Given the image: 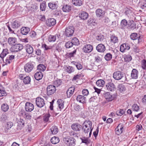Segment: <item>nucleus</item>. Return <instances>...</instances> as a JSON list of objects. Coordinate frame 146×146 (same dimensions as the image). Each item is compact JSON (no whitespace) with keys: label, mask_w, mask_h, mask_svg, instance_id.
<instances>
[{"label":"nucleus","mask_w":146,"mask_h":146,"mask_svg":"<svg viewBox=\"0 0 146 146\" xmlns=\"http://www.w3.org/2000/svg\"><path fill=\"white\" fill-rule=\"evenodd\" d=\"M92 122L89 120L84 121L82 125V130L85 133H88L89 132V135L92 134Z\"/></svg>","instance_id":"nucleus-1"},{"label":"nucleus","mask_w":146,"mask_h":146,"mask_svg":"<svg viewBox=\"0 0 146 146\" xmlns=\"http://www.w3.org/2000/svg\"><path fill=\"white\" fill-rule=\"evenodd\" d=\"M76 140L73 138H70V137H64L63 139V143L66 146H75L76 145Z\"/></svg>","instance_id":"nucleus-2"},{"label":"nucleus","mask_w":146,"mask_h":146,"mask_svg":"<svg viewBox=\"0 0 146 146\" xmlns=\"http://www.w3.org/2000/svg\"><path fill=\"white\" fill-rule=\"evenodd\" d=\"M47 94L48 96H50L53 94L56 91L55 86L52 85L48 86L46 89Z\"/></svg>","instance_id":"nucleus-3"},{"label":"nucleus","mask_w":146,"mask_h":146,"mask_svg":"<svg viewBox=\"0 0 146 146\" xmlns=\"http://www.w3.org/2000/svg\"><path fill=\"white\" fill-rule=\"evenodd\" d=\"M19 114L20 116L23 117L25 119L30 120L31 118V114L26 112L24 110L22 109L19 112Z\"/></svg>","instance_id":"nucleus-4"},{"label":"nucleus","mask_w":146,"mask_h":146,"mask_svg":"<svg viewBox=\"0 0 146 146\" xmlns=\"http://www.w3.org/2000/svg\"><path fill=\"white\" fill-rule=\"evenodd\" d=\"M36 103L37 107L42 108L45 105V102L42 98L38 97L36 98Z\"/></svg>","instance_id":"nucleus-5"},{"label":"nucleus","mask_w":146,"mask_h":146,"mask_svg":"<svg viewBox=\"0 0 146 146\" xmlns=\"http://www.w3.org/2000/svg\"><path fill=\"white\" fill-rule=\"evenodd\" d=\"M74 28L73 27H67L65 31V34L67 36H72L74 32Z\"/></svg>","instance_id":"nucleus-6"},{"label":"nucleus","mask_w":146,"mask_h":146,"mask_svg":"<svg viewBox=\"0 0 146 146\" xmlns=\"http://www.w3.org/2000/svg\"><path fill=\"white\" fill-rule=\"evenodd\" d=\"M79 44V40L76 37L74 38L72 40V41H68L67 42L65 46H78Z\"/></svg>","instance_id":"nucleus-7"},{"label":"nucleus","mask_w":146,"mask_h":146,"mask_svg":"<svg viewBox=\"0 0 146 146\" xmlns=\"http://www.w3.org/2000/svg\"><path fill=\"white\" fill-rule=\"evenodd\" d=\"M34 66L32 63L29 62L26 64L24 66L25 71L27 72H29L32 70Z\"/></svg>","instance_id":"nucleus-8"},{"label":"nucleus","mask_w":146,"mask_h":146,"mask_svg":"<svg viewBox=\"0 0 146 146\" xmlns=\"http://www.w3.org/2000/svg\"><path fill=\"white\" fill-rule=\"evenodd\" d=\"M123 74L120 71L115 72L113 75V78L116 80H120L123 77Z\"/></svg>","instance_id":"nucleus-9"},{"label":"nucleus","mask_w":146,"mask_h":146,"mask_svg":"<svg viewBox=\"0 0 146 146\" xmlns=\"http://www.w3.org/2000/svg\"><path fill=\"white\" fill-rule=\"evenodd\" d=\"M34 108V106L32 103L29 102L26 103L25 109L26 111L31 112L33 110Z\"/></svg>","instance_id":"nucleus-10"},{"label":"nucleus","mask_w":146,"mask_h":146,"mask_svg":"<svg viewBox=\"0 0 146 146\" xmlns=\"http://www.w3.org/2000/svg\"><path fill=\"white\" fill-rule=\"evenodd\" d=\"M124 125L122 124H119L115 129L116 134L119 135L121 133L123 130Z\"/></svg>","instance_id":"nucleus-11"},{"label":"nucleus","mask_w":146,"mask_h":146,"mask_svg":"<svg viewBox=\"0 0 146 146\" xmlns=\"http://www.w3.org/2000/svg\"><path fill=\"white\" fill-rule=\"evenodd\" d=\"M106 87L107 90L110 91H113L116 89L115 85L112 82H109L106 85Z\"/></svg>","instance_id":"nucleus-12"},{"label":"nucleus","mask_w":146,"mask_h":146,"mask_svg":"<svg viewBox=\"0 0 146 146\" xmlns=\"http://www.w3.org/2000/svg\"><path fill=\"white\" fill-rule=\"evenodd\" d=\"M56 23V20L54 18H50L46 21V24L47 26L51 27L54 25Z\"/></svg>","instance_id":"nucleus-13"},{"label":"nucleus","mask_w":146,"mask_h":146,"mask_svg":"<svg viewBox=\"0 0 146 146\" xmlns=\"http://www.w3.org/2000/svg\"><path fill=\"white\" fill-rule=\"evenodd\" d=\"M8 42L11 46H15L16 45H19L17 42L16 39L15 38L9 37L8 39Z\"/></svg>","instance_id":"nucleus-14"},{"label":"nucleus","mask_w":146,"mask_h":146,"mask_svg":"<svg viewBox=\"0 0 146 146\" xmlns=\"http://www.w3.org/2000/svg\"><path fill=\"white\" fill-rule=\"evenodd\" d=\"M58 5V1L52 2L48 3V6L50 9L54 10L56 9Z\"/></svg>","instance_id":"nucleus-15"},{"label":"nucleus","mask_w":146,"mask_h":146,"mask_svg":"<svg viewBox=\"0 0 146 146\" xmlns=\"http://www.w3.org/2000/svg\"><path fill=\"white\" fill-rule=\"evenodd\" d=\"M104 96L106 99L108 101H111L114 99V97L109 92H105L104 93Z\"/></svg>","instance_id":"nucleus-16"},{"label":"nucleus","mask_w":146,"mask_h":146,"mask_svg":"<svg viewBox=\"0 0 146 146\" xmlns=\"http://www.w3.org/2000/svg\"><path fill=\"white\" fill-rule=\"evenodd\" d=\"M72 129L76 131H79L82 128V126L78 123H73L71 125Z\"/></svg>","instance_id":"nucleus-17"},{"label":"nucleus","mask_w":146,"mask_h":146,"mask_svg":"<svg viewBox=\"0 0 146 146\" xmlns=\"http://www.w3.org/2000/svg\"><path fill=\"white\" fill-rule=\"evenodd\" d=\"M86 98L84 96L79 95L77 96L76 100L79 102L84 104L86 102Z\"/></svg>","instance_id":"nucleus-18"},{"label":"nucleus","mask_w":146,"mask_h":146,"mask_svg":"<svg viewBox=\"0 0 146 146\" xmlns=\"http://www.w3.org/2000/svg\"><path fill=\"white\" fill-rule=\"evenodd\" d=\"M138 74L137 70L135 69H133L131 73V77L133 79H136L138 78Z\"/></svg>","instance_id":"nucleus-19"},{"label":"nucleus","mask_w":146,"mask_h":146,"mask_svg":"<svg viewBox=\"0 0 146 146\" xmlns=\"http://www.w3.org/2000/svg\"><path fill=\"white\" fill-rule=\"evenodd\" d=\"M74 87H71L68 88L67 91V95L68 98H70L73 95L74 90Z\"/></svg>","instance_id":"nucleus-20"},{"label":"nucleus","mask_w":146,"mask_h":146,"mask_svg":"<svg viewBox=\"0 0 146 146\" xmlns=\"http://www.w3.org/2000/svg\"><path fill=\"white\" fill-rule=\"evenodd\" d=\"M23 46H12L10 50L12 52H18L21 50Z\"/></svg>","instance_id":"nucleus-21"},{"label":"nucleus","mask_w":146,"mask_h":146,"mask_svg":"<svg viewBox=\"0 0 146 146\" xmlns=\"http://www.w3.org/2000/svg\"><path fill=\"white\" fill-rule=\"evenodd\" d=\"M131 38L133 40H137L138 42H139L140 39V36L137 33H132L130 35Z\"/></svg>","instance_id":"nucleus-22"},{"label":"nucleus","mask_w":146,"mask_h":146,"mask_svg":"<svg viewBox=\"0 0 146 146\" xmlns=\"http://www.w3.org/2000/svg\"><path fill=\"white\" fill-rule=\"evenodd\" d=\"M79 16L82 19L85 20L88 18V15L87 13L82 12L79 14Z\"/></svg>","instance_id":"nucleus-23"},{"label":"nucleus","mask_w":146,"mask_h":146,"mask_svg":"<svg viewBox=\"0 0 146 146\" xmlns=\"http://www.w3.org/2000/svg\"><path fill=\"white\" fill-rule=\"evenodd\" d=\"M7 95L5 88L2 85H0V97L5 96Z\"/></svg>","instance_id":"nucleus-24"},{"label":"nucleus","mask_w":146,"mask_h":146,"mask_svg":"<svg viewBox=\"0 0 146 146\" xmlns=\"http://www.w3.org/2000/svg\"><path fill=\"white\" fill-rule=\"evenodd\" d=\"M93 49V46H84L82 48V50L85 53H89L91 52Z\"/></svg>","instance_id":"nucleus-25"},{"label":"nucleus","mask_w":146,"mask_h":146,"mask_svg":"<svg viewBox=\"0 0 146 146\" xmlns=\"http://www.w3.org/2000/svg\"><path fill=\"white\" fill-rule=\"evenodd\" d=\"M43 77V75L40 72H36L35 75V78L36 80H39L41 79Z\"/></svg>","instance_id":"nucleus-26"},{"label":"nucleus","mask_w":146,"mask_h":146,"mask_svg":"<svg viewBox=\"0 0 146 146\" xmlns=\"http://www.w3.org/2000/svg\"><path fill=\"white\" fill-rule=\"evenodd\" d=\"M72 2L76 6H80L82 5L83 2L81 0H72Z\"/></svg>","instance_id":"nucleus-27"},{"label":"nucleus","mask_w":146,"mask_h":146,"mask_svg":"<svg viewBox=\"0 0 146 146\" xmlns=\"http://www.w3.org/2000/svg\"><path fill=\"white\" fill-rule=\"evenodd\" d=\"M111 42L112 44L117 43L118 40L117 37L114 35H112L111 36Z\"/></svg>","instance_id":"nucleus-28"},{"label":"nucleus","mask_w":146,"mask_h":146,"mask_svg":"<svg viewBox=\"0 0 146 146\" xmlns=\"http://www.w3.org/2000/svg\"><path fill=\"white\" fill-rule=\"evenodd\" d=\"M117 90L121 93H123L125 91L126 88L123 84H120L117 86Z\"/></svg>","instance_id":"nucleus-29"},{"label":"nucleus","mask_w":146,"mask_h":146,"mask_svg":"<svg viewBox=\"0 0 146 146\" xmlns=\"http://www.w3.org/2000/svg\"><path fill=\"white\" fill-rule=\"evenodd\" d=\"M30 29L28 27H23L21 29V33L23 35H26L30 31Z\"/></svg>","instance_id":"nucleus-30"},{"label":"nucleus","mask_w":146,"mask_h":146,"mask_svg":"<svg viewBox=\"0 0 146 146\" xmlns=\"http://www.w3.org/2000/svg\"><path fill=\"white\" fill-rule=\"evenodd\" d=\"M59 37L58 35L55 36L50 35L48 38V40L50 42H54L56 39H58Z\"/></svg>","instance_id":"nucleus-31"},{"label":"nucleus","mask_w":146,"mask_h":146,"mask_svg":"<svg viewBox=\"0 0 146 146\" xmlns=\"http://www.w3.org/2000/svg\"><path fill=\"white\" fill-rule=\"evenodd\" d=\"M71 7L67 5H64L62 8L63 11L64 12H68L71 10Z\"/></svg>","instance_id":"nucleus-32"},{"label":"nucleus","mask_w":146,"mask_h":146,"mask_svg":"<svg viewBox=\"0 0 146 146\" xmlns=\"http://www.w3.org/2000/svg\"><path fill=\"white\" fill-rule=\"evenodd\" d=\"M51 133V134L53 135L56 134L58 132V129L57 127L55 126H52L50 129Z\"/></svg>","instance_id":"nucleus-33"},{"label":"nucleus","mask_w":146,"mask_h":146,"mask_svg":"<svg viewBox=\"0 0 146 146\" xmlns=\"http://www.w3.org/2000/svg\"><path fill=\"white\" fill-rule=\"evenodd\" d=\"M96 15L97 17H100L104 15V13L102 10L101 9H97L96 12Z\"/></svg>","instance_id":"nucleus-34"},{"label":"nucleus","mask_w":146,"mask_h":146,"mask_svg":"<svg viewBox=\"0 0 146 146\" xmlns=\"http://www.w3.org/2000/svg\"><path fill=\"white\" fill-rule=\"evenodd\" d=\"M81 139L82 143H84L87 145L90 144L91 141L88 138L84 137L81 138Z\"/></svg>","instance_id":"nucleus-35"},{"label":"nucleus","mask_w":146,"mask_h":146,"mask_svg":"<svg viewBox=\"0 0 146 146\" xmlns=\"http://www.w3.org/2000/svg\"><path fill=\"white\" fill-rule=\"evenodd\" d=\"M14 58L15 56L14 55H9V58H7L5 60L6 64L10 63L12 62V60Z\"/></svg>","instance_id":"nucleus-36"},{"label":"nucleus","mask_w":146,"mask_h":146,"mask_svg":"<svg viewBox=\"0 0 146 146\" xmlns=\"http://www.w3.org/2000/svg\"><path fill=\"white\" fill-rule=\"evenodd\" d=\"M65 71L68 73H71L73 72L74 71V68L71 66H68L65 68Z\"/></svg>","instance_id":"nucleus-37"},{"label":"nucleus","mask_w":146,"mask_h":146,"mask_svg":"<svg viewBox=\"0 0 146 146\" xmlns=\"http://www.w3.org/2000/svg\"><path fill=\"white\" fill-rule=\"evenodd\" d=\"M13 125V123L11 122H7V126L5 129V131L6 133L8 132V130L10 129Z\"/></svg>","instance_id":"nucleus-38"},{"label":"nucleus","mask_w":146,"mask_h":146,"mask_svg":"<svg viewBox=\"0 0 146 146\" xmlns=\"http://www.w3.org/2000/svg\"><path fill=\"white\" fill-rule=\"evenodd\" d=\"M8 50L7 49H3L1 53L0 54V57L1 58V60H3V58L8 54Z\"/></svg>","instance_id":"nucleus-39"},{"label":"nucleus","mask_w":146,"mask_h":146,"mask_svg":"<svg viewBox=\"0 0 146 146\" xmlns=\"http://www.w3.org/2000/svg\"><path fill=\"white\" fill-rule=\"evenodd\" d=\"M104 81L102 79L98 80L96 82L97 86L99 87H103L104 86Z\"/></svg>","instance_id":"nucleus-40"},{"label":"nucleus","mask_w":146,"mask_h":146,"mask_svg":"<svg viewBox=\"0 0 146 146\" xmlns=\"http://www.w3.org/2000/svg\"><path fill=\"white\" fill-rule=\"evenodd\" d=\"M51 142L53 144H56L58 143L59 141V139L58 137L55 136L52 138L51 139Z\"/></svg>","instance_id":"nucleus-41"},{"label":"nucleus","mask_w":146,"mask_h":146,"mask_svg":"<svg viewBox=\"0 0 146 146\" xmlns=\"http://www.w3.org/2000/svg\"><path fill=\"white\" fill-rule=\"evenodd\" d=\"M57 103L58 104V107L60 109V110H61L64 108V102L62 100L59 99L57 100Z\"/></svg>","instance_id":"nucleus-42"},{"label":"nucleus","mask_w":146,"mask_h":146,"mask_svg":"<svg viewBox=\"0 0 146 146\" xmlns=\"http://www.w3.org/2000/svg\"><path fill=\"white\" fill-rule=\"evenodd\" d=\"M46 67L45 66L42 64H40L37 66V70L40 71H44L45 70Z\"/></svg>","instance_id":"nucleus-43"},{"label":"nucleus","mask_w":146,"mask_h":146,"mask_svg":"<svg viewBox=\"0 0 146 146\" xmlns=\"http://www.w3.org/2000/svg\"><path fill=\"white\" fill-rule=\"evenodd\" d=\"M20 25V23L18 21H15L12 23V27L13 28H18Z\"/></svg>","instance_id":"nucleus-44"},{"label":"nucleus","mask_w":146,"mask_h":146,"mask_svg":"<svg viewBox=\"0 0 146 146\" xmlns=\"http://www.w3.org/2000/svg\"><path fill=\"white\" fill-rule=\"evenodd\" d=\"M125 110L120 109L116 111V113L118 116H121L125 113Z\"/></svg>","instance_id":"nucleus-45"},{"label":"nucleus","mask_w":146,"mask_h":146,"mask_svg":"<svg viewBox=\"0 0 146 146\" xmlns=\"http://www.w3.org/2000/svg\"><path fill=\"white\" fill-rule=\"evenodd\" d=\"M9 106L6 104H2L1 106V110L4 111H6L8 110L9 109Z\"/></svg>","instance_id":"nucleus-46"},{"label":"nucleus","mask_w":146,"mask_h":146,"mask_svg":"<svg viewBox=\"0 0 146 146\" xmlns=\"http://www.w3.org/2000/svg\"><path fill=\"white\" fill-rule=\"evenodd\" d=\"M96 49L97 51L100 52H103L106 48L105 46H96Z\"/></svg>","instance_id":"nucleus-47"},{"label":"nucleus","mask_w":146,"mask_h":146,"mask_svg":"<svg viewBox=\"0 0 146 146\" xmlns=\"http://www.w3.org/2000/svg\"><path fill=\"white\" fill-rule=\"evenodd\" d=\"M127 24V20L125 19L122 20L121 22V28H123L125 27Z\"/></svg>","instance_id":"nucleus-48"},{"label":"nucleus","mask_w":146,"mask_h":146,"mask_svg":"<svg viewBox=\"0 0 146 146\" xmlns=\"http://www.w3.org/2000/svg\"><path fill=\"white\" fill-rule=\"evenodd\" d=\"M7 119V117L5 114H3L1 116L0 120L2 122L4 123L6 122Z\"/></svg>","instance_id":"nucleus-49"},{"label":"nucleus","mask_w":146,"mask_h":146,"mask_svg":"<svg viewBox=\"0 0 146 146\" xmlns=\"http://www.w3.org/2000/svg\"><path fill=\"white\" fill-rule=\"evenodd\" d=\"M46 2L45 1H43V2L41 3L40 4V9L42 11H44L45 10L46 8Z\"/></svg>","instance_id":"nucleus-50"},{"label":"nucleus","mask_w":146,"mask_h":146,"mask_svg":"<svg viewBox=\"0 0 146 146\" xmlns=\"http://www.w3.org/2000/svg\"><path fill=\"white\" fill-rule=\"evenodd\" d=\"M62 83V81L61 80H58L54 81V85L57 87L60 86Z\"/></svg>","instance_id":"nucleus-51"},{"label":"nucleus","mask_w":146,"mask_h":146,"mask_svg":"<svg viewBox=\"0 0 146 146\" xmlns=\"http://www.w3.org/2000/svg\"><path fill=\"white\" fill-rule=\"evenodd\" d=\"M23 82L25 84H28L30 83L31 82V78L29 76H26L23 80Z\"/></svg>","instance_id":"nucleus-52"},{"label":"nucleus","mask_w":146,"mask_h":146,"mask_svg":"<svg viewBox=\"0 0 146 146\" xmlns=\"http://www.w3.org/2000/svg\"><path fill=\"white\" fill-rule=\"evenodd\" d=\"M112 55L110 53L107 54L105 56L104 58L107 61L110 60L112 58Z\"/></svg>","instance_id":"nucleus-53"},{"label":"nucleus","mask_w":146,"mask_h":146,"mask_svg":"<svg viewBox=\"0 0 146 146\" xmlns=\"http://www.w3.org/2000/svg\"><path fill=\"white\" fill-rule=\"evenodd\" d=\"M26 51L29 54H31L32 53L33 51V49L32 46H27Z\"/></svg>","instance_id":"nucleus-54"},{"label":"nucleus","mask_w":146,"mask_h":146,"mask_svg":"<svg viewBox=\"0 0 146 146\" xmlns=\"http://www.w3.org/2000/svg\"><path fill=\"white\" fill-rule=\"evenodd\" d=\"M132 109L133 111H137L139 109V107L138 105L135 104L132 106Z\"/></svg>","instance_id":"nucleus-55"},{"label":"nucleus","mask_w":146,"mask_h":146,"mask_svg":"<svg viewBox=\"0 0 146 146\" xmlns=\"http://www.w3.org/2000/svg\"><path fill=\"white\" fill-rule=\"evenodd\" d=\"M102 56L101 55H99L96 56L95 57V61L97 62H99L100 61H101L102 60Z\"/></svg>","instance_id":"nucleus-56"},{"label":"nucleus","mask_w":146,"mask_h":146,"mask_svg":"<svg viewBox=\"0 0 146 146\" xmlns=\"http://www.w3.org/2000/svg\"><path fill=\"white\" fill-rule=\"evenodd\" d=\"M50 114L48 113L45 115L43 117V120L44 121L47 122L49 120V118L50 117Z\"/></svg>","instance_id":"nucleus-57"},{"label":"nucleus","mask_w":146,"mask_h":146,"mask_svg":"<svg viewBox=\"0 0 146 146\" xmlns=\"http://www.w3.org/2000/svg\"><path fill=\"white\" fill-rule=\"evenodd\" d=\"M141 67L144 70H146V60H143L141 61Z\"/></svg>","instance_id":"nucleus-58"},{"label":"nucleus","mask_w":146,"mask_h":146,"mask_svg":"<svg viewBox=\"0 0 146 146\" xmlns=\"http://www.w3.org/2000/svg\"><path fill=\"white\" fill-rule=\"evenodd\" d=\"M81 77V75L80 74H76L74 75L72 79V81H76L78 79H80Z\"/></svg>","instance_id":"nucleus-59"},{"label":"nucleus","mask_w":146,"mask_h":146,"mask_svg":"<svg viewBox=\"0 0 146 146\" xmlns=\"http://www.w3.org/2000/svg\"><path fill=\"white\" fill-rule=\"evenodd\" d=\"M125 60L127 62H129L132 59V58L131 56L129 55H127L125 57Z\"/></svg>","instance_id":"nucleus-60"},{"label":"nucleus","mask_w":146,"mask_h":146,"mask_svg":"<svg viewBox=\"0 0 146 146\" xmlns=\"http://www.w3.org/2000/svg\"><path fill=\"white\" fill-rule=\"evenodd\" d=\"M82 94L84 96H87L89 94V92L88 90L86 89H83L82 91Z\"/></svg>","instance_id":"nucleus-61"},{"label":"nucleus","mask_w":146,"mask_h":146,"mask_svg":"<svg viewBox=\"0 0 146 146\" xmlns=\"http://www.w3.org/2000/svg\"><path fill=\"white\" fill-rule=\"evenodd\" d=\"M69 135L71 137H76L77 136V133H75L73 131H71L69 132Z\"/></svg>","instance_id":"nucleus-62"},{"label":"nucleus","mask_w":146,"mask_h":146,"mask_svg":"<svg viewBox=\"0 0 146 146\" xmlns=\"http://www.w3.org/2000/svg\"><path fill=\"white\" fill-rule=\"evenodd\" d=\"M38 18L42 21H44L45 19V16L44 15H38Z\"/></svg>","instance_id":"nucleus-63"},{"label":"nucleus","mask_w":146,"mask_h":146,"mask_svg":"<svg viewBox=\"0 0 146 146\" xmlns=\"http://www.w3.org/2000/svg\"><path fill=\"white\" fill-rule=\"evenodd\" d=\"M18 123L19 124L21 127H23L25 125L24 121L23 119H20V120L19 121Z\"/></svg>","instance_id":"nucleus-64"}]
</instances>
